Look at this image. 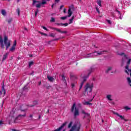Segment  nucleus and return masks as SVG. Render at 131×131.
<instances>
[{
    "mask_svg": "<svg viewBox=\"0 0 131 131\" xmlns=\"http://www.w3.org/2000/svg\"><path fill=\"white\" fill-rule=\"evenodd\" d=\"M94 68H91L88 71L86 75H85L84 73H83V74H82L81 75V78H82L83 80L80 83L79 91H80V90H81V89H82L83 83H84L86 81V79H88V78H89V76H90V75H91V73H92V72H94Z\"/></svg>",
    "mask_w": 131,
    "mask_h": 131,
    "instance_id": "nucleus-1",
    "label": "nucleus"
},
{
    "mask_svg": "<svg viewBox=\"0 0 131 131\" xmlns=\"http://www.w3.org/2000/svg\"><path fill=\"white\" fill-rule=\"evenodd\" d=\"M94 83H86L84 86V92L83 93V96H89V94L93 92V89L94 88Z\"/></svg>",
    "mask_w": 131,
    "mask_h": 131,
    "instance_id": "nucleus-2",
    "label": "nucleus"
},
{
    "mask_svg": "<svg viewBox=\"0 0 131 131\" xmlns=\"http://www.w3.org/2000/svg\"><path fill=\"white\" fill-rule=\"evenodd\" d=\"M75 105H76L75 103H73L71 108V112H74V117H76L77 116H78L79 115V111L78 110V108H76V107H75ZM74 109H75V112H74Z\"/></svg>",
    "mask_w": 131,
    "mask_h": 131,
    "instance_id": "nucleus-3",
    "label": "nucleus"
},
{
    "mask_svg": "<svg viewBox=\"0 0 131 131\" xmlns=\"http://www.w3.org/2000/svg\"><path fill=\"white\" fill-rule=\"evenodd\" d=\"M80 126H81V125L80 123L75 124L74 125L72 126L69 131H79V130L80 129Z\"/></svg>",
    "mask_w": 131,
    "mask_h": 131,
    "instance_id": "nucleus-4",
    "label": "nucleus"
},
{
    "mask_svg": "<svg viewBox=\"0 0 131 131\" xmlns=\"http://www.w3.org/2000/svg\"><path fill=\"white\" fill-rule=\"evenodd\" d=\"M80 126H81V125L80 123L75 124L74 125L72 126L69 131H79V130L80 129Z\"/></svg>",
    "mask_w": 131,
    "mask_h": 131,
    "instance_id": "nucleus-5",
    "label": "nucleus"
},
{
    "mask_svg": "<svg viewBox=\"0 0 131 131\" xmlns=\"http://www.w3.org/2000/svg\"><path fill=\"white\" fill-rule=\"evenodd\" d=\"M4 45L6 47V50H8L10 47H11V41L8 39V36H5L4 37Z\"/></svg>",
    "mask_w": 131,
    "mask_h": 131,
    "instance_id": "nucleus-6",
    "label": "nucleus"
},
{
    "mask_svg": "<svg viewBox=\"0 0 131 131\" xmlns=\"http://www.w3.org/2000/svg\"><path fill=\"white\" fill-rule=\"evenodd\" d=\"M107 53V51H95L94 52L92 53L93 54V58H95V57H97V56H99L100 55H103V54H106Z\"/></svg>",
    "mask_w": 131,
    "mask_h": 131,
    "instance_id": "nucleus-7",
    "label": "nucleus"
},
{
    "mask_svg": "<svg viewBox=\"0 0 131 131\" xmlns=\"http://www.w3.org/2000/svg\"><path fill=\"white\" fill-rule=\"evenodd\" d=\"M122 43L123 46V51H126V49H127V46H129L131 48V44L130 43H127L125 41H123L122 42Z\"/></svg>",
    "mask_w": 131,
    "mask_h": 131,
    "instance_id": "nucleus-8",
    "label": "nucleus"
},
{
    "mask_svg": "<svg viewBox=\"0 0 131 131\" xmlns=\"http://www.w3.org/2000/svg\"><path fill=\"white\" fill-rule=\"evenodd\" d=\"M35 4H37L36 5V7L37 8H40V7L41 6V3H40L39 1H37L36 0H33L32 5L34 6Z\"/></svg>",
    "mask_w": 131,
    "mask_h": 131,
    "instance_id": "nucleus-9",
    "label": "nucleus"
},
{
    "mask_svg": "<svg viewBox=\"0 0 131 131\" xmlns=\"http://www.w3.org/2000/svg\"><path fill=\"white\" fill-rule=\"evenodd\" d=\"M115 12L117 14L118 19H120V20H122V16H121V13H120V11L116 9Z\"/></svg>",
    "mask_w": 131,
    "mask_h": 131,
    "instance_id": "nucleus-10",
    "label": "nucleus"
},
{
    "mask_svg": "<svg viewBox=\"0 0 131 131\" xmlns=\"http://www.w3.org/2000/svg\"><path fill=\"white\" fill-rule=\"evenodd\" d=\"M71 9H73V6L72 5L69 7L68 17H71V15H72V11H71Z\"/></svg>",
    "mask_w": 131,
    "mask_h": 131,
    "instance_id": "nucleus-11",
    "label": "nucleus"
},
{
    "mask_svg": "<svg viewBox=\"0 0 131 131\" xmlns=\"http://www.w3.org/2000/svg\"><path fill=\"white\" fill-rule=\"evenodd\" d=\"M25 116H26V113H24V114L23 115H19L15 119V120H20L22 118H23V117H25Z\"/></svg>",
    "mask_w": 131,
    "mask_h": 131,
    "instance_id": "nucleus-12",
    "label": "nucleus"
},
{
    "mask_svg": "<svg viewBox=\"0 0 131 131\" xmlns=\"http://www.w3.org/2000/svg\"><path fill=\"white\" fill-rule=\"evenodd\" d=\"M114 114H115V115H117V116H118V117H120L121 120H124L125 121H127V120H125L124 118L122 116L120 115L119 114L117 113H114Z\"/></svg>",
    "mask_w": 131,
    "mask_h": 131,
    "instance_id": "nucleus-13",
    "label": "nucleus"
},
{
    "mask_svg": "<svg viewBox=\"0 0 131 131\" xmlns=\"http://www.w3.org/2000/svg\"><path fill=\"white\" fill-rule=\"evenodd\" d=\"M52 29H54V30H56L58 32H60V33H67V31H62L60 29H58L57 28H52Z\"/></svg>",
    "mask_w": 131,
    "mask_h": 131,
    "instance_id": "nucleus-14",
    "label": "nucleus"
},
{
    "mask_svg": "<svg viewBox=\"0 0 131 131\" xmlns=\"http://www.w3.org/2000/svg\"><path fill=\"white\" fill-rule=\"evenodd\" d=\"M0 45L2 49H4L5 48V45H4V40H3V38L0 37Z\"/></svg>",
    "mask_w": 131,
    "mask_h": 131,
    "instance_id": "nucleus-15",
    "label": "nucleus"
},
{
    "mask_svg": "<svg viewBox=\"0 0 131 131\" xmlns=\"http://www.w3.org/2000/svg\"><path fill=\"white\" fill-rule=\"evenodd\" d=\"M3 93L4 95H6V89H5V85L4 84L2 87V91H0V95H2Z\"/></svg>",
    "mask_w": 131,
    "mask_h": 131,
    "instance_id": "nucleus-16",
    "label": "nucleus"
},
{
    "mask_svg": "<svg viewBox=\"0 0 131 131\" xmlns=\"http://www.w3.org/2000/svg\"><path fill=\"white\" fill-rule=\"evenodd\" d=\"M47 78L51 82H53L55 80V78L51 76H47Z\"/></svg>",
    "mask_w": 131,
    "mask_h": 131,
    "instance_id": "nucleus-17",
    "label": "nucleus"
},
{
    "mask_svg": "<svg viewBox=\"0 0 131 131\" xmlns=\"http://www.w3.org/2000/svg\"><path fill=\"white\" fill-rule=\"evenodd\" d=\"M14 114H15V108H13L12 110L10 112V117H14L15 116Z\"/></svg>",
    "mask_w": 131,
    "mask_h": 131,
    "instance_id": "nucleus-18",
    "label": "nucleus"
},
{
    "mask_svg": "<svg viewBox=\"0 0 131 131\" xmlns=\"http://www.w3.org/2000/svg\"><path fill=\"white\" fill-rule=\"evenodd\" d=\"M130 61H131V59H128L127 62V65L125 67V69H126L128 71H129V69H128V65L130 64Z\"/></svg>",
    "mask_w": 131,
    "mask_h": 131,
    "instance_id": "nucleus-19",
    "label": "nucleus"
},
{
    "mask_svg": "<svg viewBox=\"0 0 131 131\" xmlns=\"http://www.w3.org/2000/svg\"><path fill=\"white\" fill-rule=\"evenodd\" d=\"M84 58H93V54H92V53H90V54H86L84 56Z\"/></svg>",
    "mask_w": 131,
    "mask_h": 131,
    "instance_id": "nucleus-20",
    "label": "nucleus"
},
{
    "mask_svg": "<svg viewBox=\"0 0 131 131\" xmlns=\"http://www.w3.org/2000/svg\"><path fill=\"white\" fill-rule=\"evenodd\" d=\"M112 97V95L108 94L106 96V98L107 99V100H108V101H112V98H111Z\"/></svg>",
    "mask_w": 131,
    "mask_h": 131,
    "instance_id": "nucleus-21",
    "label": "nucleus"
},
{
    "mask_svg": "<svg viewBox=\"0 0 131 131\" xmlns=\"http://www.w3.org/2000/svg\"><path fill=\"white\" fill-rule=\"evenodd\" d=\"M28 85H26L24 86V88H23V90L24 92H27L28 91Z\"/></svg>",
    "mask_w": 131,
    "mask_h": 131,
    "instance_id": "nucleus-22",
    "label": "nucleus"
},
{
    "mask_svg": "<svg viewBox=\"0 0 131 131\" xmlns=\"http://www.w3.org/2000/svg\"><path fill=\"white\" fill-rule=\"evenodd\" d=\"M123 3L125 4L126 5H130V3H129V0H123Z\"/></svg>",
    "mask_w": 131,
    "mask_h": 131,
    "instance_id": "nucleus-23",
    "label": "nucleus"
},
{
    "mask_svg": "<svg viewBox=\"0 0 131 131\" xmlns=\"http://www.w3.org/2000/svg\"><path fill=\"white\" fill-rule=\"evenodd\" d=\"M7 58H8V53H6V54H5L3 56V58L2 59V62H4V61H5V60H6V59H7Z\"/></svg>",
    "mask_w": 131,
    "mask_h": 131,
    "instance_id": "nucleus-24",
    "label": "nucleus"
},
{
    "mask_svg": "<svg viewBox=\"0 0 131 131\" xmlns=\"http://www.w3.org/2000/svg\"><path fill=\"white\" fill-rule=\"evenodd\" d=\"M1 14L3 15V16H6V15H7V12H6V10H2L1 11Z\"/></svg>",
    "mask_w": 131,
    "mask_h": 131,
    "instance_id": "nucleus-25",
    "label": "nucleus"
},
{
    "mask_svg": "<svg viewBox=\"0 0 131 131\" xmlns=\"http://www.w3.org/2000/svg\"><path fill=\"white\" fill-rule=\"evenodd\" d=\"M127 80L128 84H129L130 86H131V79L130 78L127 77Z\"/></svg>",
    "mask_w": 131,
    "mask_h": 131,
    "instance_id": "nucleus-26",
    "label": "nucleus"
},
{
    "mask_svg": "<svg viewBox=\"0 0 131 131\" xmlns=\"http://www.w3.org/2000/svg\"><path fill=\"white\" fill-rule=\"evenodd\" d=\"M97 5H98L99 7H102V1L101 0H98Z\"/></svg>",
    "mask_w": 131,
    "mask_h": 131,
    "instance_id": "nucleus-27",
    "label": "nucleus"
},
{
    "mask_svg": "<svg viewBox=\"0 0 131 131\" xmlns=\"http://www.w3.org/2000/svg\"><path fill=\"white\" fill-rule=\"evenodd\" d=\"M124 110H125V111H128V110H130V107L127 106H126L125 107H124Z\"/></svg>",
    "mask_w": 131,
    "mask_h": 131,
    "instance_id": "nucleus-28",
    "label": "nucleus"
},
{
    "mask_svg": "<svg viewBox=\"0 0 131 131\" xmlns=\"http://www.w3.org/2000/svg\"><path fill=\"white\" fill-rule=\"evenodd\" d=\"M90 115L89 113H86L84 116V118H90Z\"/></svg>",
    "mask_w": 131,
    "mask_h": 131,
    "instance_id": "nucleus-29",
    "label": "nucleus"
},
{
    "mask_svg": "<svg viewBox=\"0 0 131 131\" xmlns=\"http://www.w3.org/2000/svg\"><path fill=\"white\" fill-rule=\"evenodd\" d=\"M16 50V47H14V46H12V48L10 49V52H14Z\"/></svg>",
    "mask_w": 131,
    "mask_h": 131,
    "instance_id": "nucleus-30",
    "label": "nucleus"
},
{
    "mask_svg": "<svg viewBox=\"0 0 131 131\" xmlns=\"http://www.w3.org/2000/svg\"><path fill=\"white\" fill-rule=\"evenodd\" d=\"M111 70H112V67H108L107 70L106 71V73H108L109 71Z\"/></svg>",
    "mask_w": 131,
    "mask_h": 131,
    "instance_id": "nucleus-31",
    "label": "nucleus"
},
{
    "mask_svg": "<svg viewBox=\"0 0 131 131\" xmlns=\"http://www.w3.org/2000/svg\"><path fill=\"white\" fill-rule=\"evenodd\" d=\"M61 77L63 81H64V82H66V80L65 79V76L64 75H62L61 76Z\"/></svg>",
    "mask_w": 131,
    "mask_h": 131,
    "instance_id": "nucleus-32",
    "label": "nucleus"
},
{
    "mask_svg": "<svg viewBox=\"0 0 131 131\" xmlns=\"http://www.w3.org/2000/svg\"><path fill=\"white\" fill-rule=\"evenodd\" d=\"M74 19V16H72V18H71V19H70L69 20V21H70V24H71V23H72V22H73Z\"/></svg>",
    "mask_w": 131,
    "mask_h": 131,
    "instance_id": "nucleus-33",
    "label": "nucleus"
},
{
    "mask_svg": "<svg viewBox=\"0 0 131 131\" xmlns=\"http://www.w3.org/2000/svg\"><path fill=\"white\" fill-rule=\"evenodd\" d=\"M41 5H46L47 1L46 0H42V3H40Z\"/></svg>",
    "mask_w": 131,
    "mask_h": 131,
    "instance_id": "nucleus-34",
    "label": "nucleus"
},
{
    "mask_svg": "<svg viewBox=\"0 0 131 131\" xmlns=\"http://www.w3.org/2000/svg\"><path fill=\"white\" fill-rule=\"evenodd\" d=\"M23 106H24V105H23L20 106V109H21V111H23V112H25V111H26L27 110V108L22 110V107H23Z\"/></svg>",
    "mask_w": 131,
    "mask_h": 131,
    "instance_id": "nucleus-35",
    "label": "nucleus"
},
{
    "mask_svg": "<svg viewBox=\"0 0 131 131\" xmlns=\"http://www.w3.org/2000/svg\"><path fill=\"white\" fill-rule=\"evenodd\" d=\"M16 12L17 13L18 16L19 17V16H20V9H19V8L16 9Z\"/></svg>",
    "mask_w": 131,
    "mask_h": 131,
    "instance_id": "nucleus-36",
    "label": "nucleus"
},
{
    "mask_svg": "<svg viewBox=\"0 0 131 131\" xmlns=\"http://www.w3.org/2000/svg\"><path fill=\"white\" fill-rule=\"evenodd\" d=\"M16 46H17V41L15 40L12 47H14L15 48H16Z\"/></svg>",
    "mask_w": 131,
    "mask_h": 131,
    "instance_id": "nucleus-37",
    "label": "nucleus"
},
{
    "mask_svg": "<svg viewBox=\"0 0 131 131\" xmlns=\"http://www.w3.org/2000/svg\"><path fill=\"white\" fill-rule=\"evenodd\" d=\"M33 64V61H31L29 63V67H31V66Z\"/></svg>",
    "mask_w": 131,
    "mask_h": 131,
    "instance_id": "nucleus-38",
    "label": "nucleus"
},
{
    "mask_svg": "<svg viewBox=\"0 0 131 131\" xmlns=\"http://www.w3.org/2000/svg\"><path fill=\"white\" fill-rule=\"evenodd\" d=\"M60 19H61V20H66V19H67V16L61 17Z\"/></svg>",
    "mask_w": 131,
    "mask_h": 131,
    "instance_id": "nucleus-39",
    "label": "nucleus"
},
{
    "mask_svg": "<svg viewBox=\"0 0 131 131\" xmlns=\"http://www.w3.org/2000/svg\"><path fill=\"white\" fill-rule=\"evenodd\" d=\"M55 18H54V17H51V20H50V22H53V23H54V22H55Z\"/></svg>",
    "mask_w": 131,
    "mask_h": 131,
    "instance_id": "nucleus-40",
    "label": "nucleus"
},
{
    "mask_svg": "<svg viewBox=\"0 0 131 131\" xmlns=\"http://www.w3.org/2000/svg\"><path fill=\"white\" fill-rule=\"evenodd\" d=\"M72 125V122L71 121V122H70V123L68 125L69 128H70V127H71Z\"/></svg>",
    "mask_w": 131,
    "mask_h": 131,
    "instance_id": "nucleus-41",
    "label": "nucleus"
},
{
    "mask_svg": "<svg viewBox=\"0 0 131 131\" xmlns=\"http://www.w3.org/2000/svg\"><path fill=\"white\" fill-rule=\"evenodd\" d=\"M49 36H51V37H55V34L51 33L49 35Z\"/></svg>",
    "mask_w": 131,
    "mask_h": 131,
    "instance_id": "nucleus-42",
    "label": "nucleus"
},
{
    "mask_svg": "<svg viewBox=\"0 0 131 131\" xmlns=\"http://www.w3.org/2000/svg\"><path fill=\"white\" fill-rule=\"evenodd\" d=\"M56 24V25H58V26H63V24H62V23H57V24Z\"/></svg>",
    "mask_w": 131,
    "mask_h": 131,
    "instance_id": "nucleus-43",
    "label": "nucleus"
},
{
    "mask_svg": "<svg viewBox=\"0 0 131 131\" xmlns=\"http://www.w3.org/2000/svg\"><path fill=\"white\" fill-rule=\"evenodd\" d=\"M71 86L72 89H73V88H74V86H75V85L74 84V83H72Z\"/></svg>",
    "mask_w": 131,
    "mask_h": 131,
    "instance_id": "nucleus-44",
    "label": "nucleus"
},
{
    "mask_svg": "<svg viewBox=\"0 0 131 131\" xmlns=\"http://www.w3.org/2000/svg\"><path fill=\"white\" fill-rule=\"evenodd\" d=\"M37 13H38V9H37L35 12V16H36L37 15Z\"/></svg>",
    "mask_w": 131,
    "mask_h": 131,
    "instance_id": "nucleus-45",
    "label": "nucleus"
},
{
    "mask_svg": "<svg viewBox=\"0 0 131 131\" xmlns=\"http://www.w3.org/2000/svg\"><path fill=\"white\" fill-rule=\"evenodd\" d=\"M42 28H43V29H44L45 30H46V31H48V29H47V28H46V27L45 26H42Z\"/></svg>",
    "mask_w": 131,
    "mask_h": 131,
    "instance_id": "nucleus-46",
    "label": "nucleus"
},
{
    "mask_svg": "<svg viewBox=\"0 0 131 131\" xmlns=\"http://www.w3.org/2000/svg\"><path fill=\"white\" fill-rule=\"evenodd\" d=\"M85 105H91V103L89 101L85 102Z\"/></svg>",
    "mask_w": 131,
    "mask_h": 131,
    "instance_id": "nucleus-47",
    "label": "nucleus"
},
{
    "mask_svg": "<svg viewBox=\"0 0 131 131\" xmlns=\"http://www.w3.org/2000/svg\"><path fill=\"white\" fill-rule=\"evenodd\" d=\"M33 103L34 105H36V104H37V101L34 100Z\"/></svg>",
    "mask_w": 131,
    "mask_h": 131,
    "instance_id": "nucleus-48",
    "label": "nucleus"
},
{
    "mask_svg": "<svg viewBox=\"0 0 131 131\" xmlns=\"http://www.w3.org/2000/svg\"><path fill=\"white\" fill-rule=\"evenodd\" d=\"M4 124V121L0 120V125H3Z\"/></svg>",
    "mask_w": 131,
    "mask_h": 131,
    "instance_id": "nucleus-49",
    "label": "nucleus"
},
{
    "mask_svg": "<svg viewBox=\"0 0 131 131\" xmlns=\"http://www.w3.org/2000/svg\"><path fill=\"white\" fill-rule=\"evenodd\" d=\"M119 55H120V56H123V55H124V57H125V55L124 54V53H121L119 54Z\"/></svg>",
    "mask_w": 131,
    "mask_h": 131,
    "instance_id": "nucleus-50",
    "label": "nucleus"
},
{
    "mask_svg": "<svg viewBox=\"0 0 131 131\" xmlns=\"http://www.w3.org/2000/svg\"><path fill=\"white\" fill-rule=\"evenodd\" d=\"M107 23H108V24L111 25V20H107Z\"/></svg>",
    "mask_w": 131,
    "mask_h": 131,
    "instance_id": "nucleus-51",
    "label": "nucleus"
},
{
    "mask_svg": "<svg viewBox=\"0 0 131 131\" xmlns=\"http://www.w3.org/2000/svg\"><path fill=\"white\" fill-rule=\"evenodd\" d=\"M81 112H82V114L85 115L86 114V113H85V111H84L83 110H82Z\"/></svg>",
    "mask_w": 131,
    "mask_h": 131,
    "instance_id": "nucleus-52",
    "label": "nucleus"
},
{
    "mask_svg": "<svg viewBox=\"0 0 131 131\" xmlns=\"http://www.w3.org/2000/svg\"><path fill=\"white\" fill-rule=\"evenodd\" d=\"M5 103V101L4 100L2 101V107H3L4 106V104Z\"/></svg>",
    "mask_w": 131,
    "mask_h": 131,
    "instance_id": "nucleus-53",
    "label": "nucleus"
},
{
    "mask_svg": "<svg viewBox=\"0 0 131 131\" xmlns=\"http://www.w3.org/2000/svg\"><path fill=\"white\" fill-rule=\"evenodd\" d=\"M63 26H68V24L67 23L63 24Z\"/></svg>",
    "mask_w": 131,
    "mask_h": 131,
    "instance_id": "nucleus-54",
    "label": "nucleus"
},
{
    "mask_svg": "<svg viewBox=\"0 0 131 131\" xmlns=\"http://www.w3.org/2000/svg\"><path fill=\"white\" fill-rule=\"evenodd\" d=\"M96 11H97V12H98V13H100V11H99V9L98 8V7H96Z\"/></svg>",
    "mask_w": 131,
    "mask_h": 131,
    "instance_id": "nucleus-55",
    "label": "nucleus"
},
{
    "mask_svg": "<svg viewBox=\"0 0 131 131\" xmlns=\"http://www.w3.org/2000/svg\"><path fill=\"white\" fill-rule=\"evenodd\" d=\"M54 6H56V3H54L52 5V8H54Z\"/></svg>",
    "mask_w": 131,
    "mask_h": 131,
    "instance_id": "nucleus-56",
    "label": "nucleus"
},
{
    "mask_svg": "<svg viewBox=\"0 0 131 131\" xmlns=\"http://www.w3.org/2000/svg\"><path fill=\"white\" fill-rule=\"evenodd\" d=\"M55 3H59L60 2V0H55Z\"/></svg>",
    "mask_w": 131,
    "mask_h": 131,
    "instance_id": "nucleus-57",
    "label": "nucleus"
},
{
    "mask_svg": "<svg viewBox=\"0 0 131 131\" xmlns=\"http://www.w3.org/2000/svg\"><path fill=\"white\" fill-rule=\"evenodd\" d=\"M12 131H20V130H17L16 129H13Z\"/></svg>",
    "mask_w": 131,
    "mask_h": 131,
    "instance_id": "nucleus-58",
    "label": "nucleus"
},
{
    "mask_svg": "<svg viewBox=\"0 0 131 131\" xmlns=\"http://www.w3.org/2000/svg\"><path fill=\"white\" fill-rule=\"evenodd\" d=\"M43 35H44L45 36H48V34H47L45 33H44V34H43Z\"/></svg>",
    "mask_w": 131,
    "mask_h": 131,
    "instance_id": "nucleus-59",
    "label": "nucleus"
},
{
    "mask_svg": "<svg viewBox=\"0 0 131 131\" xmlns=\"http://www.w3.org/2000/svg\"><path fill=\"white\" fill-rule=\"evenodd\" d=\"M63 13H64V14L66 13V9H64Z\"/></svg>",
    "mask_w": 131,
    "mask_h": 131,
    "instance_id": "nucleus-60",
    "label": "nucleus"
},
{
    "mask_svg": "<svg viewBox=\"0 0 131 131\" xmlns=\"http://www.w3.org/2000/svg\"><path fill=\"white\" fill-rule=\"evenodd\" d=\"M59 38H56L53 39V40H59Z\"/></svg>",
    "mask_w": 131,
    "mask_h": 131,
    "instance_id": "nucleus-61",
    "label": "nucleus"
},
{
    "mask_svg": "<svg viewBox=\"0 0 131 131\" xmlns=\"http://www.w3.org/2000/svg\"><path fill=\"white\" fill-rule=\"evenodd\" d=\"M63 7H64V6L63 5H61V6H60V10H61V9H62V8H63Z\"/></svg>",
    "mask_w": 131,
    "mask_h": 131,
    "instance_id": "nucleus-62",
    "label": "nucleus"
},
{
    "mask_svg": "<svg viewBox=\"0 0 131 131\" xmlns=\"http://www.w3.org/2000/svg\"><path fill=\"white\" fill-rule=\"evenodd\" d=\"M33 56V55L32 54L29 55V57H30L31 58Z\"/></svg>",
    "mask_w": 131,
    "mask_h": 131,
    "instance_id": "nucleus-63",
    "label": "nucleus"
},
{
    "mask_svg": "<svg viewBox=\"0 0 131 131\" xmlns=\"http://www.w3.org/2000/svg\"><path fill=\"white\" fill-rule=\"evenodd\" d=\"M32 116H33L32 115H30L29 117H30L31 118H32Z\"/></svg>",
    "mask_w": 131,
    "mask_h": 131,
    "instance_id": "nucleus-64",
    "label": "nucleus"
}]
</instances>
